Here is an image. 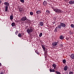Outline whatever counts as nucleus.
Listing matches in <instances>:
<instances>
[{"mask_svg":"<svg viewBox=\"0 0 74 74\" xmlns=\"http://www.w3.org/2000/svg\"><path fill=\"white\" fill-rule=\"evenodd\" d=\"M10 20H12L13 19V16L12 15H11L10 16Z\"/></svg>","mask_w":74,"mask_h":74,"instance_id":"obj_21","label":"nucleus"},{"mask_svg":"<svg viewBox=\"0 0 74 74\" xmlns=\"http://www.w3.org/2000/svg\"><path fill=\"white\" fill-rule=\"evenodd\" d=\"M47 11H48V12L49 13V11H48V10Z\"/></svg>","mask_w":74,"mask_h":74,"instance_id":"obj_35","label":"nucleus"},{"mask_svg":"<svg viewBox=\"0 0 74 74\" xmlns=\"http://www.w3.org/2000/svg\"><path fill=\"white\" fill-rule=\"evenodd\" d=\"M36 13L37 14H41V12L40 10H38L36 11Z\"/></svg>","mask_w":74,"mask_h":74,"instance_id":"obj_11","label":"nucleus"},{"mask_svg":"<svg viewBox=\"0 0 74 74\" xmlns=\"http://www.w3.org/2000/svg\"><path fill=\"white\" fill-rule=\"evenodd\" d=\"M4 4L5 5H6V6H9V5H10V4H9V3L7 2H5L4 3Z\"/></svg>","mask_w":74,"mask_h":74,"instance_id":"obj_9","label":"nucleus"},{"mask_svg":"<svg viewBox=\"0 0 74 74\" xmlns=\"http://www.w3.org/2000/svg\"><path fill=\"white\" fill-rule=\"evenodd\" d=\"M53 10L54 11H55L56 12H58V13H60L62 11V10L59 9L58 8H53Z\"/></svg>","mask_w":74,"mask_h":74,"instance_id":"obj_2","label":"nucleus"},{"mask_svg":"<svg viewBox=\"0 0 74 74\" xmlns=\"http://www.w3.org/2000/svg\"><path fill=\"white\" fill-rule=\"evenodd\" d=\"M16 25L15 24V23H12V27H14Z\"/></svg>","mask_w":74,"mask_h":74,"instance_id":"obj_15","label":"nucleus"},{"mask_svg":"<svg viewBox=\"0 0 74 74\" xmlns=\"http://www.w3.org/2000/svg\"><path fill=\"white\" fill-rule=\"evenodd\" d=\"M0 66H1V63L0 62Z\"/></svg>","mask_w":74,"mask_h":74,"instance_id":"obj_32","label":"nucleus"},{"mask_svg":"<svg viewBox=\"0 0 74 74\" xmlns=\"http://www.w3.org/2000/svg\"><path fill=\"white\" fill-rule=\"evenodd\" d=\"M57 27H58V29H60V28L62 27V26H61V24H60V25H59Z\"/></svg>","mask_w":74,"mask_h":74,"instance_id":"obj_20","label":"nucleus"},{"mask_svg":"<svg viewBox=\"0 0 74 74\" xmlns=\"http://www.w3.org/2000/svg\"><path fill=\"white\" fill-rule=\"evenodd\" d=\"M18 36L19 37H21V33L19 34H18Z\"/></svg>","mask_w":74,"mask_h":74,"instance_id":"obj_25","label":"nucleus"},{"mask_svg":"<svg viewBox=\"0 0 74 74\" xmlns=\"http://www.w3.org/2000/svg\"><path fill=\"white\" fill-rule=\"evenodd\" d=\"M71 27H74V24H72L71 25Z\"/></svg>","mask_w":74,"mask_h":74,"instance_id":"obj_28","label":"nucleus"},{"mask_svg":"<svg viewBox=\"0 0 74 74\" xmlns=\"http://www.w3.org/2000/svg\"><path fill=\"white\" fill-rule=\"evenodd\" d=\"M43 5H45V6H46V5H47V2L45 1H44L43 2Z\"/></svg>","mask_w":74,"mask_h":74,"instance_id":"obj_12","label":"nucleus"},{"mask_svg":"<svg viewBox=\"0 0 74 74\" xmlns=\"http://www.w3.org/2000/svg\"><path fill=\"white\" fill-rule=\"evenodd\" d=\"M47 54V52H45V54L46 55Z\"/></svg>","mask_w":74,"mask_h":74,"instance_id":"obj_33","label":"nucleus"},{"mask_svg":"<svg viewBox=\"0 0 74 74\" xmlns=\"http://www.w3.org/2000/svg\"><path fill=\"white\" fill-rule=\"evenodd\" d=\"M26 17H24L22 18L21 19L22 21H25L26 20Z\"/></svg>","mask_w":74,"mask_h":74,"instance_id":"obj_7","label":"nucleus"},{"mask_svg":"<svg viewBox=\"0 0 74 74\" xmlns=\"http://www.w3.org/2000/svg\"><path fill=\"white\" fill-rule=\"evenodd\" d=\"M64 38V36H63L61 35L60 36V38L61 40H63Z\"/></svg>","mask_w":74,"mask_h":74,"instance_id":"obj_13","label":"nucleus"},{"mask_svg":"<svg viewBox=\"0 0 74 74\" xmlns=\"http://www.w3.org/2000/svg\"><path fill=\"white\" fill-rule=\"evenodd\" d=\"M42 33H41L40 34H39V36L40 37H41V36H42Z\"/></svg>","mask_w":74,"mask_h":74,"instance_id":"obj_24","label":"nucleus"},{"mask_svg":"<svg viewBox=\"0 0 74 74\" xmlns=\"http://www.w3.org/2000/svg\"><path fill=\"white\" fill-rule=\"evenodd\" d=\"M18 10L19 12H21V13H23V12L24 11L23 8L21 7L18 8Z\"/></svg>","mask_w":74,"mask_h":74,"instance_id":"obj_3","label":"nucleus"},{"mask_svg":"<svg viewBox=\"0 0 74 74\" xmlns=\"http://www.w3.org/2000/svg\"><path fill=\"white\" fill-rule=\"evenodd\" d=\"M0 74H4V73L1 72V73Z\"/></svg>","mask_w":74,"mask_h":74,"instance_id":"obj_31","label":"nucleus"},{"mask_svg":"<svg viewBox=\"0 0 74 74\" xmlns=\"http://www.w3.org/2000/svg\"><path fill=\"white\" fill-rule=\"evenodd\" d=\"M15 33H16V35H17V34H18V32L16 31V32H15Z\"/></svg>","mask_w":74,"mask_h":74,"instance_id":"obj_30","label":"nucleus"},{"mask_svg":"<svg viewBox=\"0 0 74 74\" xmlns=\"http://www.w3.org/2000/svg\"><path fill=\"white\" fill-rule=\"evenodd\" d=\"M8 6H6L5 7V11H8Z\"/></svg>","mask_w":74,"mask_h":74,"instance_id":"obj_17","label":"nucleus"},{"mask_svg":"<svg viewBox=\"0 0 74 74\" xmlns=\"http://www.w3.org/2000/svg\"><path fill=\"white\" fill-rule=\"evenodd\" d=\"M69 69V67L67 65L65 66L64 68V71H67Z\"/></svg>","mask_w":74,"mask_h":74,"instance_id":"obj_5","label":"nucleus"},{"mask_svg":"<svg viewBox=\"0 0 74 74\" xmlns=\"http://www.w3.org/2000/svg\"><path fill=\"white\" fill-rule=\"evenodd\" d=\"M1 1L0 0V4H1Z\"/></svg>","mask_w":74,"mask_h":74,"instance_id":"obj_34","label":"nucleus"},{"mask_svg":"<svg viewBox=\"0 0 74 74\" xmlns=\"http://www.w3.org/2000/svg\"><path fill=\"white\" fill-rule=\"evenodd\" d=\"M30 15L32 16V15H33V12H31L30 13Z\"/></svg>","mask_w":74,"mask_h":74,"instance_id":"obj_26","label":"nucleus"},{"mask_svg":"<svg viewBox=\"0 0 74 74\" xmlns=\"http://www.w3.org/2000/svg\"><path fill=\"white\" fill-rule=\"evenodd\" d=\"M26 31L29 34H30L31 33H32V32H33V28H32V27H30L29 28H27V29Z\"/></svg>","mask_w":74,"mask_h":74,"instance_id":"obj_1","label":"nucleus"},{"mask_svg":"<svg viewBox=\"0 0 74 74\" xmlns=\"http://www.w3.org/2000/svg\"><path fill=\"white\" fill-rule=\"evenodd\" d=\"M58 29L59 28H58V27H56V28L55 29L54 32H58Z\"/></svg>","mask_w":74,"mask_h":74,"instance_id":"obj_16","label":"nucleus"},{"mask_svg":"<svg viewBox=\"0 0 74 74\" xmlns=\"http://www.w3.org/2000/svg\"><path fill=\"white\" fill-rule=\"evenodd\" d=\"M59 42H54L52 43V45L53 46H56V45H58L59 44Z\"/></svg>","mask_w":74,"mask_h":74,"instance_id":"obj_4","label":"nucleus"},{"mask_svg":"<svg viewBox=\"0 0 74 74\" xmlns=\"http://www.w3.org/2000/svg\"><path fill=\"white\" fill-rule=\"evenodd\" d=\"M20 1L21 3H24L25 2L24 0H20Z\"/></svg>","mask_w":74,"mask_h":74,"instance_id":"obj_27","label":"nucleus"},{"mask_svg":"<svg viewBox=\"0 0 74 74\" xmlns=\"http://www.w3.org/2000/svg\"><path fill=\"white\" fill-rule=\"evenodd\" d=\"M66 62V60L64 59L62 60V62L64 64H65Z\"/></svg>","mask_w":74,"mask_h":74,"instance_id":"obj_18","label":"nucleus"},{"mask_svg":"<svg viewBox=\"0 0 74 74\" xmlns=\"http://www.w3.org/2000/svg\"><path fill=\"white\" fill-rule=\"evenodd\" d=\"M69 74H73V72L72 71H70L69 73Z\"/></svg>","mask_w":74,"mask_h":74,"instance_id":"obj_29","label":"nucleus"},{"mask_svg":"<svg viewBox=\"0 0 74 74\" xmlns=\"http://www.w3.org/2000/svg\"><path fill=\"white\" fill-rule=\"evenodd\" d=\"M42 47L43 49L44 50V51H45V46L42 45Z\"/></svg>","mask_w":74,"mask_h":74,"instance_id":"obj_14","label":"nucleus"},{"mask_svg":"<svg viewBox=\"0 0 74 74\" xmlns=\"http://www.w3.org/2000/svg\"><path fill=\"white\" fill-rule=\"evenodd\" d=\"M52 66L53 67H54V68H55L56 66V64H54L52 65Z\"/></svg>","mask_w":74,"mask_h":74,"instance_id":"obj_22","label":"nucleus"},{"mask_svg":"<svg viewBox=\"0 0 74 74\" xmlns=\"http://www.w3.org/2000/svg\"><path fill=\"white\" fill-rule=\"evenodd\" d=\"M61 26L62 27H66V24L64 23H60Z\"/></svg>","mask_w":74,"mask_h":74,"instance_id":"obj_6","label":"nucleus"},{"mask_svg":"<svg viewBox=\"0 0 74 74\" xmlns=\"http://www.w3.org/2000/svg\"><path fill=\"white\" fill-rule=\"evenodd\" d=\"M38 0V1H40L41 0Z\"/></svg>","mask_w":74,"mask_h":74,"instance_id":"obj_36","label":"nucleus"},{"mask_svg":"<svg viewBox=\"0 0 74 74\" xmlns=\"http://www.w3.org/2000/svg\"><path fill=\"white\" fill-rule=\"evenodd\" d=\"M70 56L71 59H74V54H71Z\"/></svg>","mask_w":74,"mask_h":74,"instance_id":"obj_10","label":"nucleus"},{"mask_svg":"<svg viewBox=\"0 0 74 74\" xmlns=\"http://www.w3.org/2000/svg\"><path fill=\"white\" fill-rule=\"evenodd\" d=\"M39 26H42L44 25V23L42 22H40L39 23Z\"/></svg>","mask_w":74,"mask_h":74,"instance_id":"obj_8","label":"nucleus"},{"mask_svg":"<svg viewBox=\"0 0 74 74\" xmlns=\"http://www.w3.org/2000/svg\"><path fill=\"white\" fill-rule=\"evenodd\" d=\"M56 73H57V74H61L60 72L58 71H56Z\"/></svg>","mask_w":74,"mask_h":74,"instance_id":"obj_23","label":"nucleus"},{"mask_svg":"<svg viewBox=\"0 0 74 74\" xmlns=\"http://www.w3.org/2000/svg\"><path fill=\"white\" fill-rule=\"evenodd\" d=\"M50 71V72H55V70L53 69H50L49 70Z\"/></svg>","mask_w":74,"mask_h":74,"instance_id":"obj_19","label":"nucleus"}]
</instances>
